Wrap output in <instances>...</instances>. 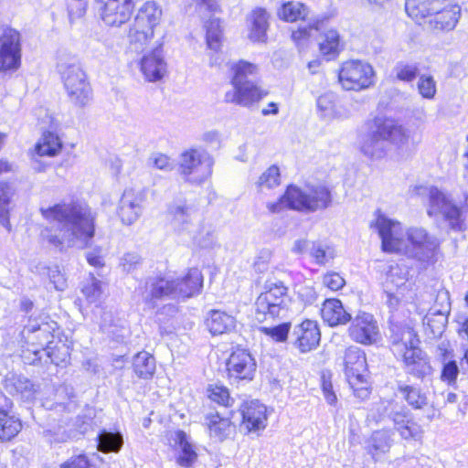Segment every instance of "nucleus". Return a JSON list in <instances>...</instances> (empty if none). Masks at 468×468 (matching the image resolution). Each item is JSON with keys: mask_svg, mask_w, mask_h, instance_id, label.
<instances>
[{"mask_svg": "<svg viewBox=\"0 0 468 468\" xmlns=\"http://www.w3.org/2000/svg\"><path fill=\"white\" fill-rule=\"evenodd\" d=\"M285 199L290 202V209L302 213H314L331 207V189L322 184L306 185L303 187L290 186L285 191Z\"/></svg>", "mask_w": 468, "mask_h": 468, "instance_id": "423d86ee", "label": "nucleus"}, {"mask_svg": "<svg viewBox=\"0 0 468 468\" xmlns=\"http://www.w3.org/2000/svg\"><path fill=\"white\" fill-rule=\"evenodd\" d=\"M162 16V8L154 1H147L139 8L128 31L129 42L135 50L144 49L151 43Z\"/></svg>", "mask_w": 468, "mask_h": 468, "instance_id": "0eeeda50", "label": "nucleus"}, {"mask_svg": "<svg viewBox=\"0 0 468 468\" xmlns=\"http://www.w3.org/2000/svg\"><path fill=\"white\" fill-rule=\"evenodd\" d=\"M231 89L226 91L224 101L241 107L250 108L258 103L268 91L262 90L255 82H230Z\"/></svg>", "mask_w": 468, "mask_h": 468, "instance_id": "f3484780", "label": "nucleus"}, {"mask_svg": "<svg viewBox=\"0 0 468 468\" xmlns=\"http://www.w3.org/2000/svg\"><path fill=\"white\" fill-rule=\"evenodd\" d=\"M406 249L402 254L420 261H434L439 247L438 239L430 236L422 228H410L406 232Z\"/></svg>", "mask_w": 468, "mask_h": 468, "instance_id": "ddd939ff", "label": "nucleus"}, {"mask_svg": "<svg viewBox=\"0 0 468 468\" xmlns=\"http://www.w3.org/2000/svg\"><path fill=\"white\" fill-rule=\"evenodd\" d=\"M169 215L172 228L177 234L192 237L197 216V211L193 207L185 203L173 205L169 208Z\"/></svg>", "mask_w": 468, "mask_h": 468, "instance_id": "393cba45", "label": "nucleus"}, {"mask_svg": "<svg viewBox=\"0 0 468 468\" xmlns=\"http://www.w3.org/2000/svg\"><path fill=\"white\" fill-rule=\"evenodd\" d=\"M144 195L140 191L126 189L120 200L118 214L122 222L132 225L141 217Z\"/></svg>", "mask_w": 468, "mask_h": 468, "instance_id": "5701e85b", "label": "nucleus"}, {"mask_svg": "<svg viewBox=\"0 0 468 468\" xmlns=\"http://www.w3.org/2000/svg\"><path fill=\"white\" fill-rule=\"evenodd\" d=\"M393 73L398 80L410 82L416 79L419 73V67L416 63L399 61L393 69Z\"/></svg>", "mask_w": 468, "mask_h": 468, "instance_id": "4d7b16f0", "label": "nucleus"}, {"mask_svg": "<svg viewBox=\"0 0 468 468\" xmlns=\"http://www.w3.org/2000/svg\"><path fill=\"white\" fill-rule=\"evenodd\" d=\"M133 367L139 378H149L155 371V360L148 352H139L133 357Z\"/></svg>", "mask_w": 468, "mask_h": 468, "instance_id": "79ce46f5", "label": "nucleus"}, {"mask_svg": "<svg viewBox=\"0 0 468 468\" xmlns=\"http://www.w3.org/2000/svg\"><path fill=\"white\" fill-rule=\"evenodd\" d=\"M61 468H96L95 465L90 463L88 458L84 454H79L71 457L68 462L64 463Z\"/></svg>", "mask_w": 468, "mask_h": 468, "instance_id": "774afa93", "label": "nucleus"}, {"mask_svg": "<svg viewBox=\"0 0 468 468\" xmlns=\"http://www.w3.org/2000/svg\"><path fill=\"white\" fill-rule=\"evenodd\" d=\"M420 94L425 99H432L436 94V81L431 75H421L418 81Z\"/></svg>", "mask_w": 468, "mask_h": 468, "instance_id": "bf43d9fd", "label": "nucleus"}, {"mask_svg": "<svg viewBox=\"0 0 468 468\" xmlns=\"http://www.w3.org/2000/svg\"><path fill=\"white\" fill-rule=\"evenodd\" d=\"M268 14L262 8H257L251 13L250 21L249 38L254 42H264L269 27Z\"/></svg>", "mask_w": 468, "mask_h": 468, "instance_id": "c9c22d12", "label": "nucleus"}, {"mask_svg": "<svg viewBox=\"0 0 468 468\" xmlns=\"http://www.w3.org/2000/svg\"><path fill=\"white\" fill-rule=\"evenodd\" d=\"M57 400L55 402L54 410L59 412L62 411H74L77 409V403L73 399L74 396L69 395V388L67 387H61L57 390L56 393Z\"/></svg>", "mask_w": 468, "mask_h": 468, "instance_id": "6e6d98bb", "label": "nucleus"}, {"mask_svg": "<svg viewBox=\"0 0 468 468\" xmlns=\"http://www.w3.org/2000/svg\"><path fill=\"white\" fill-rule=\"evenodd\" d=\"M379 124V133L386 138L388 146L393 145L401 157H408L412 151L410 131L393 121H385Z\"/></svg>", "mask_w": 468, "mask_h": 468, "instance_id": "6ab92c4d", "label": "nucleus"}, {"mask_svg": "<svg viewBox=\"0 0 468 468\" xmlns=\"http://www.w3.org/2000/svg\"><path fill=\"white\" fill-rule=\"evenodd\" d=\"M203 287V275L197 268L190 269L181 279L169 280L164 277H150L139 291L146 303L157 299L189 298L200 292Z\"/></svg>", "mask_w": 468, "mask_h": 468, "instance_id": "7ed1b4c3", "label": "nucleus"}, {"mask_svg": "<svg viewBox=\"0 0 468 468\" xmlns=\"http://www.w3.org/2000/svg\"><path fill=\"white\" fill-rule=\"evenodd\" d=\"M42 217L56 223L41 231L50 245L63 250L69 248L89 247L95 233V214L83 201H62L54 206L40 207Z\"/></svg>", "mask_w": 468, "mask_h": 468, "instance_id": "f257e3e1", "label": "nucleus"}, {"mask_svg": "<svg viewBox=\"0 0 468 468\" xmlns=\"http://www.w3.org/2000/svg\"><path fill=\"white\" fill-rule=\"evenodd\" d=\"M445 4L446 0H406L405 9L411 18L419 21L441 10Z\"/></svg>", "mask_w": 468, "mask_h": 468, "instance_id": "2f4dec72", "label": "nucleus"}, {"mask_svg": "<svg viewBox=\"0 0 468 468\" xmlns=\"http://www.w3.org/2000/svg\"><path fill=\"white\" fill-rule=\"evenodd\" d=\"M20 61V34L13 28H5L0 35V71L16 69Z\"/></svg>", "mask_w": 468, "mask_h": 468, "instance_id": "dca6fc26", "label": "nucleus"}, {"mask_svg": "<svg viewBox=\"0 0 468 468\" xmlns=\"http://www.w3.org/2000/svg\"><path fill=\"white\" fill-rule=\"evenodd\" d=\"M441 379L447 382L449 385L455 383L457 376L459 374V367L454 360H448L442 362Z\"/></svg>", "mask_w": 468, "mask_h": 468, "instance_id": "680f3d73", "label": "nucleus"}, {"mask_svg": "<svg viewBox=\"0 0 468 468\" xmlns=\"http://www.w3.org/2000/svg\"><path fill=\"white\" fill-rule=\"evenodd\" d=\"M48 275L50 282L54 284V287L58 291H63L67 286V281L64 275L60 272L58 267L55 266L48 268Z\"/></svg>", "mask_w": 468, "mask_h": 468, "instance_id": "338daca9", "label": "nucleus"}, {"mask_svg": "<svg viewBox=\"0 0 468 468\" xmlns=\"http://www.w3.org/2000/svg\"><path fill=\"white\" fill-rule=\"evenodd\" d=\"M322 283L331 291H338L342 289L345 284V279L337 272H327L323 276Z\"/></svg>", "mask_w": 468, "mask_h": 468, "instance_id": "0e129e2a", "label": "nucleus"}, {"mask_svg": "<svg viewBox=\"0 0 468 468\" xmlns=\"http://www.w3.org/2000/svg\"><path fill=\"white\" fill-rule=\"evenodd\" d=\"M277 15L280 19L286 22L305 20L308 16V8L300 2H287L279 8Z\"/></svg>", "mask_w": 468, "mask_h": 468, "instance_id": "ea45409f", "label": "nucleus"}, {"mask_svg": "<svg viewBox=\"0 0 468 468\" xmlns=\"http://www.w3.org/2000/svg\"><path fill=\"white\" fill-rule=\"evenodd\" d=\"M206 323L212 335H221L231 331L235 327L236 320L225 312L213 310Z\"/></svg>", "mask_w": 468, "mask_h": 468, "instance_id": "f704fd0d", "label": "nucleus"}, {"mask_svg": "<svg viewBox=\"0 0 468 468\" xmlns=\"http://www.w3.org/2000/svg\"><path fill=\"white\" fill-rule=\"evenodd\" d=\"M413 193L417 196H427V215L430 218H441L448 229L460 232L466 229L465 213L468 210V191L463 192V200L458 206L452 196L436 186H415Z\"/></svg>", "mask_w": 468, "mask_h": 468, "instance_id": "f03ea898", "label": "nucleus"}, {"mask_svg": "<svg viewBox=\"0 0 468 468\" xmlns=\"http://www.w3.org/2000/svg\"><path fill=\"white\" fill-rule=\"evenodd\" d=\"M57 70L69 102L79 109L88 106L92 100V90L78 58L65 51L59 52Z\"/></svg>", "mask_w": 468, "mask_h": 468, "instance_id": "39448f33", "label": "nucleus"}, {"mask_svg": "<svg viewBox=\"0 0 468 468\" xmlns=\"http://www.w3.org/2000/svg\"><path fill=\"white\" fill-rule=\"evenodd\" d=\"M212 166V158L204 151L190 149L180 156L179 172L190 183L200 184L207 180Z\"/></svg>", "mask_w": 468, "mask_h": 468, "instance_id": "f8f14e48", "label": "nucleus"}, {"mask_svg": "<svg viewBox=\"0 0 468 468\" xmlns=\"http://www.w3.org/2000/svg\"><path fill=\"white\" fill-rule=\"evenodd\" d=\"M373 67L365 61L351 59L345 61L338 72V80L346 90H361L374 83Z\"/></svg>", "mask_w": 468, "mask_h": 468, "instance_id": "9d476101", "label": "nucleus"}, {"mask_svg": "<svg viewBox=\"0 0 468 468\" xmlns=\"http://www.w3.org/2000/svg\"><path fill=\"white\" fill-rule=\"evenodd\" d=\"M275 322L276 320L269 321L270 324L261 325L259 330L274 342H285L291 329V323L275 324Z\"/></svg>", "mask_w": 468, "mask_h": 468, "instance_id": "a18cd8bd", "label": "nucleus"}, {"mask_svg": "<svg viewBox=\"0 0 468 468\" xmlns=\"http://www.w3.org/2000/svg\"><path fill=\"white\" fill-rule=\"evenodd\" d=\"M82 293L90 303L95 304L97 309L100 307V303L104 299L103 284L101 281L91 277L87 284L84 285Z\"/></svg>", "mask_w": 468, "mask_h": 468, "instance_id": "8fccbe9b", "label": "nucleus"}, {"mask_svg": "<svg viewBox=\"0 0 468 468\" xmlns=\"http://www.w3.org/2000/svg\"><path fill=\"white\" fill-rule=\"evenodd\" d=\"M266 291L255 302V320L261 324L283 318L287 314V287L282 282H269Z\"/></svg>", "mask_w": 468, "mask_h": 468, "instance_id": "6e6552de", "label": "nucleus"}, {"mask_svg": "<svg viewBox=\"0 0 468 468\" xmlns=\"http://www.w3.org/2000/svg\"><path fill=\"white\" fill-rule=\"evenodd\" d=\"M392 432L388 430L374 431L366 441V449L372 456L385 453L392 445Z\"/></svg>", "mask_w": 468, "mask_h": 468, "instance_id": "e433bc0d", "label": "nucleus"}, {"mask_svg": "<svg viewBox=\"0 0 468 468\" xmlns=\"http://www.w3.org/2000/svg\"><path fill=\"white\" fill-rule=\"evenodd\" d=\"M162 44L144 54L140 60V70L149 82L161 80L167 73V63L162 51Z\"/></svg>", "mask_w": 468, "mask_h": 468, "instance_id": "4be33fe9", "label": "nucleus"}, {"mask_svg": "<svg viewBox=\"0 0 468 468\" xmlns=\"http://www.w3.org/2000/svg\"><path fill=\"white\" fill-rule=\"evenodd\" d=\"M390 346L397 356H400L409 374L421 378L431 373L427 356L419 347V339L408 324H391Z\"/></svg>", "mask_w": 468, "mask_h": 468, "instance_id": "20e7f679", "label": "nucleus"}, {"mask_svg": "<svg viewBox=\"0 0 468 468\" xmlns=\"http://www.w3.org/2000/svg\"><path fill=\"white\" fill-rule=\"evenodd\" d=\"M16 190L11 184L0 182V224L8 231H11L8 206Z\"/></svg>", "mask_w": 468, "mask_h": 468, "instance_id": "a19ab883", "label": "nucleus"}, {"mask_svg": "<svg viewBox=\"0 0 468 468\" xmlns=\"http://www.w3.org/2000/svg\"><path fill=\"white\" fill-rule=\"evenodd\" d=\"M381 239L382 250L388 253H403L406 249V232L400 222L388 218L379 211L376 219L371 223Z\"/></svg>", "mask_w": 468, "mask_h": 468, "instance_id": "9b49d317", "label": "nucleus"}, {"mask_svg": "<svg viewBox=\"0 0 468 468\" xmlns=\"http://www.w3.org/2000/svg\"><path fill=\"white\" fill-rule=\"evenodd\" d=\"M189 6H195V11L200 16H206V13L216 12L218 5L216 0H189Z\"/></svg>", "mask_w": 468, "mask_h": 468, "instance_id": "e2e57ef3", "label": "nucleus"}, {"mask_svg": "<svg viewBox=\"0 0 468 468\" xmlns=\"http://www.w3.org/2000/svg\"><path fill=\"white\" fill-rule=\"evenodd\" d=\"M293 334L296 335L294 345L301 353L315 349L320 343L321 334L315 321L304 320L295 326Z\"/></svg>", "mask_w": 468, "mask_h": 468, "instance_id": "cd10ccee", "label": "nucleus"}, {"mask_svg": "<svg viewBox=\"0 0 468 468\" xmlns=\"http://www.w3.org/2000/svg\"><path fill=\"white\" fill-rule=\"evenodd\" d=\"M325 18H316L308 24V27H299L292 31V38L297 46H303L312 37L313 31H318L324 27Z\"/></svg>", "mask_w": 468, "mask_h": 468, "instance_id": "864d4df0", "label": "nucleus"}, {"mask_svg": "<svg viewBox=\"0 0 468 468\" xmlns=\"http://www.w3.org/2000/svg\"><path fill=\"white\" fill-rule=\"evenodd\" d=\"M317 111L321 118L330 121L334 119H346L350 112L339 101L333 92H325L318 97Z\"/></svg>", "mask_w": 468, "mask_h": 468, "instance_id": "c756f323", "label": "nucleus"}, {"mask_svg": "<svg viewBox=\"0 0 468 468\" xmlns=\"http://www.w3.org/2000/svg\"><path fill=\"white\" fill-rule=\"evenodd\" d=\"M345 371L355 396L364 399L368 397L369 389L367 387L356 388L359 383H365L367 360L365 353L358 347H349L345 354Z\"/></svg>", "mask_w": 468, "mask_h": 468, "instance_id": "4468645a", "label": "nucleus"}, {"mask_svg": "<svg viewBox=\"0 0 468 468\" xmlns=\"http://www.w3.org/2000/svg\"><path fill=\"white\" fill-rule=\"evenodd\" d=\"M437 297L445 302V304H442L441 309L431 308L423 319L425 333L431 338H437L442 335L447 325L450 313L448 292H440Z\"/></svg>", "mask_w": 468, "mask_h": 468, "instance_id": "412c9836", "label": "nucleus"}, {"mask_svg": "<svg viewBox=\"0 0 468 468\" xmlns=\"http://www.w3.org/2000/svg\"><path fill=\"white\" fill-rule=\"evenodd\" d=\"M5 390L12 395H19L24 400H31L36 390L29 379L20 375L10 374L4 380Z\"/></svg>", "mask_w": 468, "mask_h": 468, "instance_id": "473e14b6", "label": "nucleus"}, {"mask_svg": "<svg viewBox=\"0 0 468 468\" xmlns=\"http://www.w3.org/2000/svg\"><path fill=\"white\" fill-rule=\"evenodd\" d=\"M310 256L318 265H325L335 258V250L321 241H314L311 247Z\"/></svg>", "mask_w": 468, "mask_h": 468, "instance_id": "5fc2aeb1", "label": "nucleus"}, {"mask_svg": "<svg viewBox=\"0 0 468 468\" xmlns=\"http://www.w3.org/2000/svg\"><path fill=\"white\" fill-rule=\"evenodd\" d=\"M242 426L248 431L263 430L267 424L266 407L258 400L244 402L240 407Z\"/></svg>", "mask_w": 468, "mask_h": 468, "instance_id": "c85d7f7f", "label": "nucleus"}, {"mask_svg": "<svg viewBox=\"0 0 468 468\" xmlns=\"http://www.w3.org/2000/svg\"><path fill=\"white\" fill-rule=\"evenodd\" d=\"M320 51L324 56L335 57L341 49L340 37L334 29L327 30L319 43Z\"/></svg>", "mask_w": 468, "mask_h": 468, "instance_id": "49530a36", "label": "nucleus"}, {"mask_svg": "<svg viewBox=\"0 0 468 468\" xmlns=\"http://www.w3.org/2000/svg\"><path fill=\"white\" fill-rule=\"evenodd\" d=\"M206 29L207 48L213 51L220 50L222 31L219 20L217 18L210 19L206 24Z\"/></svg>", "mask_w": 468, "mask_h": 468, "instance_id": "603ef678", "label": "nucleus"}, {"mask_svg": "<svg viewBox=\"0 0 468 468\" xmlns=\"http://www.w3.org/2000/svg\"><path fill=\"white\" fill-rule=\"evenodd\" d=\"M94 314H100V321L98 323L103 333L110 336H115L117 335V325L114 323L113 315L111 311H106L99 307L94 312Z\"/></svg>", "mask_w": 468, "mask_h": 468, "instance_id": "13d9d810", "label": "nucleus"}, {"mask_svg": "<svg viewBox=\"0 0 468 468\" xmlns=\"http://www.w3.org/2000/svg\"><path fill=\"white\" fill-rule=\"evenodd\" d=\"M62 147L59 137L51 133H44L42 142L37 145V152L39 155H56Z\"/></svg>", "mask_w": 468, "mask_h": 468, "instance_id": "de8ad7c7", "label": "nucleus"}, {"mask_svg": "<svg viewBox=\"0 0 468 468\" xmlns=\"http://www.w3.org/2000/svg\"><path fill=\"white\" fill-rule=\"evenodd\" d=\"M230 70V82H253L250 80L258 74L259 69L256 64L239 60L231 63L229 66Z\"/></svg>", "mask_w": 468, "mask_h": 468, "instance_id": "58836bf2", "label": "nucleus"}, {"mask_svg": "<svg viewBox=\"0 0 468 468\" xmlns=\"http://www.w3.org/2000/svg\"><path fill=\"white\" fill-rule=\"evenodd\" d=\"M175 444L178 448L176 463L183 467H190L197 459V454L194 446L189 441V438L183 431H177L175 433Z\"/></svg>", "mask_w": 468, "mask_h": 468, "instance_id": "72a5a7b5", "label": "nucleus"}, {"mask_svg": "<svg viewBox=\"0 0 468 468\" xmlns=\"http://www.w3.org/2000/svg\"><path fill=\"white\" fill-rule=\"evenodd\" d=\"M122 445V437L120 433L101 431L98 436V449L103 452H117Z\"/></svg>", "mask_w": 468, "mask_h": 468, "instance_id": "3c124183", "label": "nucleus"}, {"mask_svg": "<svg viewBox=\"0 0 468 468\" xmlns=\"http://www.w3.org/2000/svg\"><path fill=\"white\" fill-rule=\"evenodd\" d=\"M280 183V170L278 166L271 165L260 176L256 186L258 192L264 193L266 190L278 186Z\"/></svg>", "mask_w": 468, "mask_h": 468, "instance_id": "09e8293b", "label": "nucleus"}, {"mask_svg": "<svg viewBox=\"0 0 468 468\" xmlns=\"http://www.w3.org/2000/svg\"><path fill=\"white\" fill-rule=\"evenodd\" d=\"M398 390L407 403L415 410L423 409L428 405V398L420 388L410 385H399Z\"/></svg>", "mask_w": 468, "mask_h": 468, "instance_id": "37998d69", "label": "nucleus"}, {"mask_svg": "<svg viewBox=\"0 0 468 468\" xmlns=\"http://www.w3.org/2000/svg\"><path fill=\"white\" fill-rule=\"evenodd\" d=\"M57 324L48 321V317L29 319L24 326L22 335L33 344L44 346L51 342L52 333L56 330Z\"/></svg>", "mask_w": 468, "mask_h": 468, "instance_id": "b1692460", "label": "nucleus"}, {"mask_svg": "<svg viewBox=\"0 0 468 468\" xmlns=\"http://www.w3.org/2000/svg\"><path fill=\"white\" fill-rule=\"evenodd\" d=\"M208 398L222 406H229L230 397L228 388L223 386H209L207 388Z\"/></svg>", "mask_w": 468, "mask_h": 468, "instance_id": "052dcab7", "label": "nucleus"}, {"mask_svg": "<svg viewBox=\"0 0 468 468\" xmlns=\"http://www.w3.org/2000/svg\"><path fill=\"white\" fill-rule=\"evenodd\" d=\"M378 411L380 416L387 417L393 422L402 439L418 440L420 438L422 430L412 420L410 410L404 405L395 400H384L379 403Z\"/></svg>", "mask_w": 468, "mask_h": 468, "instance_id": "1a4fd4ad", "label": "nucleus"}, {"mask_svg": "<svg viewBox=\"0 0 468 468\" xmlns=\"http://www.w3.org/2000/svg\"><path fill=\"white\" fill-rule=\"evenodd\" d=\"M229 378L238 380H251L256 371V362L246 349H236L227 361Z\"/></svg>", "mask_w": 468, "mask_h": 468, "instance_id": "aec40b11", "label": "nucleus"}, {"mask_svg": "<svg viewBox=\"0 0 468 468\" xmlns=\"http://www.w3.org/2000/svg\"><path fill=\"white\" fill-rule=\"evenodd\" d=\"M21 429V420L16 416L8 413L0 417V441H11L20 432Z\"/></svg>", "mask_w": 468, "mask_h": 468, "instance_id": "c03bdc74", "label": "nucleus"}, {"mask_svg": "<svg viewBox=\"0 0 468 468\" xmlns=\"http://www.w3.org/2000/svg\"><path fill=\"white\" fill-rule=\"evenodd\" d=\"M206 420L210 436L218 441H224L232 431L229 420L221 418L218 413L207 415Z\"/></svg>", "mask_w": 468, "mask_h": 468, "instance_id": "4c0bfd02", "label": "nucleus"}, {"mask_svg": "<svg viewBox=\"0 0 468 468\" xmlns=\"http://www.w3.org/2000/svg\"><path fill=\"white\" fill-rule=\"evenodd\" d=\"M350 322L348 334L354 341L363 345H371L377 341L378 326L372 314L359 312Z\"/></svg>", "mask_w": 468, "mask_h": 468, "instance_id": "a211bd4d", "label": "nucleus"}, {"mask_svg": "<svg viewBox=\"0 0 468 468\" xmlns=\"http://www.w3.org/2000/svg\"><path fill=\"white\" fill-rule=\"evenodd\" d=\"M101 20L109 27H121L131 18L134 3L133 0H96Z\"/></svg>", "mask_w": 468, "mask_h": 468, "instance_id": "2eb2a0df", "label": "nucleus"}, {"mask_svg": "<svg viewBox=\"0 0 468 468\" xmlns=\"http://www.w3.org/2000/svg\"><path fill=\"white\" fill-rule=\"evenodd\" d=\"M379 132L380 124L378 122L374 129L364 134L360 141V151L372 160H380L386 157L389 151L386 138Z\"/></svg>", "mask_w": 468, "mask_h": 468, "instance_id": "bb28decb", "label": "nucleus"}, {"mask_svg": "<svg viewBox=\"0 0 468 468\" xmlns=\"http://www.w3.org/2000/svg\"><path fill=\"white\" fill-rule=\"evenodd\" d=\"M461 7L452 5L450 0H446L444 8L437 10L434 14L428 16V27L432 31H451L452 30L460 18Z\"/></svg>", "mask_w": 468, "mask_h": 468, "instance_id": "a878e982", "label": "nucleus"}, {"mask_svg": "<svg viewBox=\"0 0 468 468\" xmlns=\"http://www.w3.org/2000/svg\"><path fill=\"white\" fill-rule=\"evenodd\" d=\"M323 320L330 326L346 324L351 321V314L345 309L342 302L336 298L326 299L322 305Z\"/></svg>", "mask_w": 468, "mask_h": 468, "instance_id": "7c9ffc66", "label": "nucleus"}, {"mask_svg": "<svg viewBox=\"0 0 468 468\" xmlns=\"http://www.w3.org/2000/svg\"><path fill=\"white\" fill-rule=\"evenodd\" d=\"M150 162L154 167L165 172L172 171L175 167L174 162L165 154L157 153L150 157Z\"/></svg>", "mask_w": 468, "mask_h": 468, "instance_id": "69168bd1", "label": "nucleus"}]
</instances>
